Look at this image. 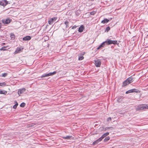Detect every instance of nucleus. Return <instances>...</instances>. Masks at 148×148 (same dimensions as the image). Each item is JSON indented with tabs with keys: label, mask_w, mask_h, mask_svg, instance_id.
<instances>
[{
	"label": "nucleus",
	"mask_w": 148,
	"mask_h": 148,
	"mask_svg": "<svg viewBox=\"0 0 148 148\" xmlns=\"http://www.w3.org/2000/svg\"><path fill=\"white\" fill-rule=\"evenodd\" d=\"M64 23H65V24L66 25V27H69L68 25H69V22L67 21H66Z\"/></svg>",
	"instance_id": "obj_24"
},
{
	"label": "nucleus",
	"mask_w": 148,
	"mask_h": 148,
	"mask_svg": "<svg viewBox=\"0 0 148 148\" xmlns=\"http://www.w3.org/2000/svg\"><path fill=\"white\" fill-rule=\"evenodd\" d=\"M101 139L100 138L97 140L94 141L93 143V145H95L96 144H97L99 142L101 141Z\"/></svg>",
	"instance_id": "obj_12"
},
{
	"label": "nucleus",
	"mask_w": 148,
	"mask_h": 148,
	"mask_svg": "<svg viewBox=\"0 0 148 148\" xmlns=\"http://www.w3.org/2000/svg\"><path fill=\"white\" fill-rule=\"evenodd\" d=\"M21 49L20 48H17L16 50L14 53L15 54L19 53L21 51Z\"/></svg>",
	"instance_id": "obj_17"
},
{
	"label": "nucleus",
	"mask_w": 148,
	"mask_h": 148,
	"mask_svg": "<svg viewBox=\"0 0 148 148\" xmlns=\"http://www.w3.org/2000/svg\"><path fill=\"white\" fill-rule=\"evenodd\" d=\"M4 48H5L4 47V48H2L1 49V50H5V49H4Z\"/></svg>",
	"instance_id": "obj_34"
},
{
	"label": "nucleus",
	"mask_w": 148,
	"mask_h": 148,
	"mask_svg": "<svg viewBox=\"0 0 148 148\" xmlns=\"http://www.w3.org/2000/svg\"><path fill=\"white\" fill-rule=\"evenodd\" d=\"M96 13V12L95 11H93L91 12L90 13V14L91 15H94Z\"/></svg>",
	"instance_id": "obj_27"
},
{
	"label": "nucleus",
	"mask_w": 148,
	"mask_h": 148,
	"mask_svg": "<svg viewBox=\"0 0 148 148\" xmlns=\"http://www.w3.org/2000/svg\"><path fill=\"white\" fill-rule=\"evenodd\" d=\"M56 71H54L53 72L50 73H49L47 74H45L44 75H42L41 76V78H43L45 77H48L50 76L53 75L55 74H56Z\"/></svg>",
	"instance_id": "obj_4"
},
{
	"label": "nucleus",
	"mask_w": 148,
	"mask_h": 148,
	"mask_svg": "<svg viewBox=\"0 0 148 148\" xmlns=\"http://www.w3.org/2000/svg\"><path fill=\"white\" fill-rule=\"evenodd\" d=\"M106 30L108 32L109 30H110V28L109 27H108L106 28Z\"/></svg>",
	"instance_id": "obj_30"
},
{
	"label": "nucleus",
	"mask_w": 148,
	"mask_h": 148,
	"mask_svg": "<svg viewBox=\"0 0 148 148\" xmlns=\"http://www.w3.org/2000/svg\"><path fill=\"white\" fill-rule=\"evenodd\" d=\"M121 99L119 97L118 98V99H117V101L119 102H120L121 101V100L120 99Z\"/></svg>",
	"instance_id": "obj_29"
},
{
	"label": "nucleus",
	"mask_w": 148,
	"mask_h": 148,
	"mask_svg": "<svg viewBox=\"0 0 148 148\" xmlns=\"http://www.w3.org/2000/svg\"><path fill=\"white\" fill-rule=\"evenodd\" d=\"M6 91H4L3 90H1L0 89V94H5L7 93Z\"/></svg>",
	"instance_id": "obj_23"
},
{
	"label": "nucleus",
	"mask_w": 148,
	"mask_h": 148,
	"mask_svg": "<svg viewBox=\"0 0 148 148\" xmlns=\"http://www.w3.org/2000/svg\"><path fill=\"white\" fill-rule=\"evenodd\" d=\"M84 30V26L82 25L79 28L78 31L79 32H82Z\"/></svg>",
	"instance_id": "obj_14"
},
{
	"label": "nucleus",
	"mask_w": 148,
	"mask_h": 148,
	"mask_svg": "<svg viewBox=\"0 0 148 148\" xmlns=\"http://www.w3.org/2000/svg\"><path fill=\"white\" fill-rule=\"evenodd\" d=\"M95 64L97 67H100L101 63V61L99 60H95Z\"/></svg>",
	"instance_id": "obj_5"
},
{
	"label": "nucleus",
	"mask_w": 148,
	"mask_h": 148,
	"mask_svg": "<svg viewBox=\"0 0 148 148\" xmlns=\"http://www.w3.org/2000/svg\"><path fill=\"white\" fill-rule=\"evenodd\" d=\"M111 120V117H110L108 118L107 119V121H110Z\"/></svg>",
	"instance_id": "obj_31"
},
{
	"label": "nucleus",
	"mask_w": 148,
	"mask_h": 148,
	"mask_svg": "<svg viewBox=\"0 0 148 148\" xmlns=\"http://www.w3.org/2000/svg\"><path fill=\"white\" fill-rule=\"evenodd\" d=\"M109 134V133L108 132H107V133H106L104 134H103L102 135V136L100 138H101V139L102 140L103 138L106 136H108Z\"/></svg>",
	"instance_id": "obj_11"
},
{
	"label": "nucleus",
	"mask_w": 148,
	"mask_h": 148,
	"mask_svg": "<svg viewBox=\"0 0 148 148\" xmlns=\"http://www.w3.org/2000/svg\"><path fill=\"white\" fill-rule=\"evenodd\" d=\"M110 128H112V130L113 129L112 127H107L106 129H109Z\"/></svg>",
	"instance_id": "obj_33"
},
{
	"label": "nucleus",
	"mask_w": 148,
	"mask_h": 148,
	"mask_svg": "<svg viewBox=\"0 0 148 148\" xmlns=\"http://www.w3.org/2000/svg\"><path fill=\"white\" fill-rule=\"evenodd\" d=\"M8 75V73H5L2 74V76L5 77Z\"/></svg>",
	"instance_id": "obj_25"
},
{
	"label": "nucleus",
	"mask_w": 148,
	"mask_h": 148,
	"mask_svg": "<svg viewBox=\"0 0 148 148\" xmlns=\"http://www.w3.org/2000/svg\"><path fill=\"white\" fill-rule=\"evenodd\" d=\"M14 102L15 103V104L13 106V108L14 109H15L16 108L18 104L16 101H15Z\"/></svg>",
	"instance_id": "obj_19"
},
{
	"label": "nucleus",
	"mask_w": 148,
	"mask_h": 148,
	"mask_svg": "<svg viewBox=\"0 0 148 148\" xmlns=\"http://www.w3.org/2000/svg\"><path fill=\"white\" fill-rule=\"evenodd\" d=\"M71 137V136H67L66 137H63V138L68 140L70 139Z\"/></svg>",
	"instance_id": "obj_21"
},
{
	"label": "nucleus",
	"mask_w": 148,
	"mask_h": 148,
	"mask_svg": "<svg viewBox=\"0 0 148 148\" xmlns=\"http://www.w3.org/2000/svg\"><path fill=\"white\" fill-rule=\"evenodd\" d=\"M105 41L104 42H103L101 44V45L97 48V49H99L101 47H103L105 45Z\"/></svg>",
	"instance_id": "obj_16"
},
{
	"label": "nucleus",
	"mask_w": 148,
	"mask_h": 148,
	"mask_svg": "<svg viewBox=\"0 0 148 148\" xmlns=\"http://www.w3.org/2000/svg\"><path fill=\"white\" fill-rule=\"evenodd\" d=\"M133 78L132 76L130 77L123 82L122 86H125L131 83L133 81Z\"/></svg>",
	"instance_id": "obj_2"
},
{
	"label": "nucleus",
	"mask_w": 148,
	"mask_h": 148,
	"mask_svg": "<svg viewBox=\"0 0 148 148\" xmlns=\"http://www.w3.org/2000/svg\"><path fill=\"white\" fill-rule=\"evenodd\" d=\"M109 21V20L107 19H104L101 22V23H103V24H105L106 23H108Z\"/></svg>",
	"instance_id": "obj_18"
},
{
	"label": "nucleus",
	"mask_w": 148,
	"mask_h": 148,
	"mask_svg": "<svg viewBox=\"0 0 148 148\" xmlns=\"http://www.w3.org/2000/svg\"><path fill=\"white\" fill-rule=\"evenodd\" d=\"M76 27H77V26L76 25H74L72 27V29H74L76 28Z\"/></svg>",
	"instance_id": "obj_32"
},
{
	"label": "nucleus",
	"mask_w": 148,
	"mask_h": 148,
	"mask_svg": "<svg viewBox=\"0 0 148 148\" xmlns=\"http://www.w3.org/2000/svg\"><path fill=\"white\" fill-rule=\"evenodd\" d=\"M26 90V89L25 88H23L21 89H19L18 90V94L19 96L21 94H22Z\"/></svg>",
	"instance_id": "obj_6"
},
{
	"label": "nucleus",
	"mask_w": 148,
	"mask_h": 148,
	"mask_svg": "<svg viewBox=\"0 0 148 148\" xmlns=\"http://www.w3.org/2000/svg\"><path fill=\"white\" fill-rule=\"evenodd\" d=\"M25 105V103H22L20 105V106L23 107Z\"/></svg>",
	"instance_id": "obj_26"
},
{
	"label": "nucleus",
	"mask_w": 148,
	"mask_h": 148,
	"mask_svg": "<svg viewBox=\"0 0 148 148\" xmlns=\"http://www.w3.org/2000/svg\"><path fill=\"white\" fill-rule=\"evenodd\" d=\"M110 139V137L109 136L106 137L104 140V141L106 142L109 140Z\"/></svg>",
	"instance_id": "obj_22"
},
{
	"label": "nucleus",
	"mask_w": 148,
	"mask_h": 148,
	"mask_svg": "<svg viewBox=\"0 0 148 148\" xmlns=\"http://www.w3.org/2000/svg\"><path fill=\"white\" fill-rule=\"evenodd\" d=\"M83 54H81L79 56L78 60H82L84 59V57H83Z\"/></svg>",
	"instance_id": "obj_15"
},
{
	"label": "nucleus",
	"mask_w": 148,
	"mask_h": 148,
	"mask_svg": "<svg viewBox=\"0 0 148 148\" xmlns=\"http://www.w3.org/2000/svg\"><path fill=\"white\" fill-rule=\"evenodd\" d=\"M7 4L6 0H4L0 1V5L3 6H5Z\"/></svg>",
	"instance_id": "obj_9"
},
{
	"label": "nucleus",
	"mask_w": 148,
	"mask_h": 148,
	"mask_svg": "<svg viewBox=\"0 0 148 148\" xmlns=\"http://www.w3.org/2000/svg\"><path fill=\"white\" fill-rule=\"evenodd\" d=\"M57 18L56 17L50 18L48 21L50 25H51L52 24V23L54 22V21H55L56 20Z\"/></svg>",
	"instance_id": "obj_7"
},
{
	"label": "nucleus",
	"mask_w": 148,
	"mask_h": 148,
	"mask_svg": "<svg viewBox=\"0 0 148 148\" xmlns=\"http://www.w3.org/2000/svg\"><path fill=\"white\" fill-rule=\"evenodd\" d=\"M137 90L135 89H133L129 90L126 92V94H128L133 92H137Z\"/></svg>",
	"instance_id": "obj_10"
},
{
	"label": "nucleus",
	"mask_w": 148,
	"mask_h": 148,
	"mask_svg": "<svg viewBox=\"0 0 148 148\" xmlns=\"http://www.w3.org/2000/svg\"><path fill=\"white\" fill-rule=\"evenodd\" d=\"M10 37L11 38V39L14 40L15 38V36L13 34L11 33L10 35Z\"/></svg>",
	"instance_id": "obj_20"
},
{
	"label": "nucleus",
	"mask_w": 148,
	"mask_h": 148,
	"mask_svg": "<svg viewBox=\"0 0 148 148\" xmlns=\"http://www.w3.org/2000/svg\"><path fill=\"white\" fill-rule=\"evenodd\" d=\"M145 109H148V104H140L137 106L136 108V110H143Z\"/></svg>",
	"instance_id": "obj_1"
},
{
	"label": "nucleus",
	"mask_w": 148,
	"mask_h": 148,
	"mask_svg": "<svg viewBox=\"0 0 148 148\" xmlns=\"http://www.w3.org/2000/svg\"><path fill=\"white\" fill-rule=\"evenodd\" d=\"M2 22L4 24H9V18H8L6 19H3L2 20Z\"/></svg>",
	"instance_id": "obj_8"
},
{
	"label": "nucleus",
	"mask_w": 148,
	"mask_h": 148,
	"mask_svg": "<svg viewBox=\"0 0 148 148\" xmlns=\"http://www.w3.org/2000/svg\"><path fill=\"white\" fill-rule=\"evenodd\" d=\"M5 85V83L4 82L0 83V86H3Z\"/></svg>",
	"instance_id": "obj_28"
},
{
	"label": "nucleus",
	"mask_w": 148,
	"mask_h": 148,
	"mask_svg": "<svg viewBox=\"0 0 148 148\" xmlns=\"http://www.w3.org/2000/svg\"><path fill=\"white\" fill-rule=\"evenodd\" d=\"M31 37L29 36H27L23 38V40H30Z\"/></svg>",
	"instance_id": "obj_13"
},
{
	"label": "nucleus",
	"mask_w": 148,
	"mask_h": 148,
	"mask_svg": "<svg viewBox=\"0 0 148 148\" xmlns=\"http://www.w3.org/2000/svg\"><path fill=\"white\" fill-rule=\"evenodd\" d=\"M105 43L107 45L111 44H116L117 43V42L116 40H109L105 41Z\"/></svg>",
	"instance_id": "obj_3"
},
{
	"label": "nucleus",
	"mask_w": 148,
	"mask_h": 148,
	"mask_svg": "<svg viewBox=\"0 0 148 148\" xmlns=\"http://www.w3.org/2000/svg\"><path fill=\"white\" fill-rule=\"evenodd\" d=\"M2 26V24L1 23H0V29H1V27Z\"/></svg>",
	"instance_id": "obj_35"
}]
</instances>
